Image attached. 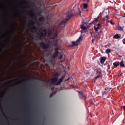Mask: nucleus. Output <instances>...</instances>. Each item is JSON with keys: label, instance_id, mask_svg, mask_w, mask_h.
<instances>
[{"label": "nucleus", "instance_id": "cd10ccee", "mask_svg": "<svg viewBox=\"0 0 125 125\" xmlns=\"http://www.w3.org/2000/svg\"><path fill=\"white\" fill-rule=\"evenodd\" d=\"M100 26H101V24L100 23H98V25H97V26L99 27V28H100Z\"/></svg>", "mask_w": 125, "mask_h": 125}, {"label": "nucleus", "instance_id": "79ce46f5", "mask_svg": "<svg viewBox=\"0 0 125 125\" xmlns=\"http://www.w3.org/2000/svg\"><path fill=\"white\" fill-rule=\"evenodd\" d=\"M16 20L17 21V19H16Z\"/></svg>", "mask_w": 125, "mask_h": 125}, {"label": "nucleus", "instance_id": "f3484780", "mask_svg": "<svg viewBox=\"0 0 125 125\" xmlns=\"http://www.w3.org/2000/svg\"><path fill=\"white\" fill-rule=\"evenodd\" d=\"M119 65H120V66L122 67L123 68H125V63H124V61H121L119 63Z\"/></svg>", "mask_w": 125, "mask_h": 125}, {"label": "nucleus", "instance_id": "2f4dec72", "mask_svg": "<svg viewBox=\"0 0 125 125\" xmlns=\"http://www.w3.org/2000/svg\"><path fill=\"white\" fill-rule=\"evenodd\" d=\"M99 20V18H96V19H95V20L96 21H98Z\"/></svg>", "mask_w": 125, "mask_h": 125}, {"label": "nucleus", "instance_id": "c756f323", "mask_svg": "<svg viewBox=\"0 0 125 125\" xmlns=\"http://www.w3.org/2000/svg\"><path fill=\"white\" fill-rule=\"evenodd\" d=\"M28 83H29V81H27L25 83V84H28Z\"/></svg>", "mask_w": 125, "mask_h": 125}, {"label": "nucleus", "instance_id": "20e7f679", "mask_svg": "<svg viewBox=\"0 0 125 125\" xmlns=\"http://www.w3.org/2000/svg\"><path fill=\"white\" fill-rule=\"evenodd\" d=\"M82 39H83V36H80V37L78 38L77 40H76V42H72V45L73 46H77V45H79V44H80V42H81Z\"/></svg>", "mask_w": 125, "mask_h": 125}, {"label": "nucleus", "instance_id": "f8f14e48", "mask_svg": "<svg viewBox=\"0 0 125 125\" xmlns=\"http://www.w3.org/2000/svg\"><path fill=\"white\" fill-rule=\"evenodd\" d=\"M105 61H106V57H102L100 61L101 64H103Z\"/></svg>", "mask_w": 125, "mask_h": 125}, {"label": "nucleus", "instance_id": "e433bc0d", "mask_svg": "<svg viewBox=\"0 0 125 125\" xmlns=\"http://www.w3.org/2000/svg\"><path fill=\"white\" fill-rule=\"evenodd\" d=\"M123 109H124V111H125V106H123Z\"/></svg>", "mask_w": 125, "mask_h": 125}, {"label": "nucleus", "instance_id": "4c0bfd02", "mask_svg": "<svg viewBox=\"0 0 125 125\" xmlns=\"http://www.w3.org/2000/svg\"><path fill=\"white\" fill-rule=\"evenodd\" d=\"M23 13H24V12H22L21 13V14H23Z\"/></svg>", "mask_w": 125, "mask_h": 125}, {"label": "nucleus", "instance_id": "72a5a7b5", "mask_svg": "<svg viewBox=\"0 0 125 125\" xmlns=\"http://www.w3.org/2000/svg\"><path fill=\"white\" fill-rule=\"evenodd\" d=\"M122 17H125V13L123 15H122Z\"/></svg>", "mask_w": 125, "mask_h": 125}, {"label": "nucleus", "instance_id": "58836bf2", "mask_svg": "<svg viewBox=\"0 0 125 125\" xmlns=\"http://www.w3.org/2000/svg\"><path fill=\"white\" fill-rule=\"evenodd\" d=\"M38 25H41V23L38 22Z\"/></svg>", "mask_w": 125, "mask_h": 125}, {"label": "nucleus", "instance_id": "9b49d317", "mask_svg": "<svg viewBox=\"0 0 125 125\" xmlns=\"http://www.w3.org/2000/svg\"><path fill=\"white\" fill-rule=\"evenodd\" d=\"M79 96L81 97V98H83L85 100H86V96L84 95V94L80 92Z\"/></svg>", "mask_w": 125, "mask_h": 125}, {"label": "nucleus", "instance_id": "4be33fe9", "mask_svg": "<svg viewBox=\"0 0 125 125\" xmlns=\"http://www.w3.org/2000/svg\"><path fill=\"white\" fill-rule=\"evenodd\" d=\"M106 53H107V54H109V53H110L111 52V49H107L105 51Z\"/></svg>", "mask_w": 125, "mask_h": 125}, {"label": "nucleus", "instance_id": "4468645a", "mask_svg": "<svg viewBox=\"0 0 125 125\" xmlns=\"http://www.w3.org/2000/svg\"><path fill=\"white\" fill-rule=\"evenodd\" d=\"M54 34V32H52V31L51 30H49L48 32V36H49V37H51V36H53V35Z\"/></svg>", "mask_w": 125, "mask_h": 125}, {"label": "nucleus", "instance_id": "7ed1b4c3", "mask_svg": "<svg viewBox=\"0 0 125 125\" xmlns=\"http://www.w3.org/2000/svg\"><path fill=\"white\" fill-rule=\"evenodd\" d=\"M58 31L57 30L56 31L55 33L53 34V37L52 38V40L53 41V43L55 45V46H57L58 45V40H57V36H58Z\"/></svg>", "mask_w": 125, "mask_h": 125}, {"label": "nucleus", "instance_id": "ea45409f", "mask_svg": "<svg viewBox=\"0 0 125 125\" xmlns=\"http://www.w3.org/2000/svg\"><path fill=\"white\" fill-rule=\"evenodd\" d=\"M69 79H70V78H69ZM69 79L66 80V81H68V80H69Z\"/></svg>", "mask_w": 125, "mask_h": 125}, {"label": "nucleus", "instance_id": "a19ab883", "mask_svg": "<svg viewBox=\"0 0 125 125\" xmlns=\"http://www.w3.org/2000/svg\"><path fill=\"white\" fill-rule=\"evenodd\" d=\"M119 57H122V56H119Z\"/></svg>", "mask_w": 125, "mask_h": 125}, {"label": "nucleus", "instance_id": "2eb2a0df", "mask_svg": "<svg viewBox=\"0 0 125 125\" xmlns=\"http://www.w3.org/2000/svg\"><path fill=\"white\" fill-rule=\"evenodd\" d=\"M119 65H120V62H115L113 63V66H114V67L116 68H117Z\"/></svg>", "mask_w": 125, "mask_h": 125}, {"label": "nucleus", "instance_id": "0eeeda50", "mask_svg": "<svg viewBox=\"0 0 125 125\" xmlns=\"http://www.w3.org/2000/svg\"><path fill=\"white\" fill-rule=\"evenodd\" d=\"M109 13H110V11L108 9L104 11V15L106 19H110L111 18V17L109 16Z\"/></svg>", "mask_w": 125, "mask_h": 125}, {"label": "nucleus", "instance_id": "412c9836", "mask_svg": "<svg viewBox=\"0 0 125 125\" xmlns=\"http://www.w3.org/2000/svg\"><path fill=\"white\" fill-rule=\"evenodd\" d=\"M83 6L85 9H86V8L88 7V5L86 3H83Z\"/></svg>", "mask_w": 125, "mask_h": 125}, {"label": "nucleus", "instance_id": "c85d7f7f", "mask_svg": "<svg viewBox=\"0 0 125 125\" xmlns=\"http://www.w3.org/2000/svg\"><path fill=\"white\" fill-rule=\"evenodd\" d=\"M109 91H110V90L105 91L104 93L107 94L108 92H109Z\"/></svg>", "mask_w": 125, "mask_h": 125}, {"label": "nucleus", "instance_id": "f257e3e1", "mask_svg": "<svg viewBox=\"0 0 125 125\" xmlns=\"http://www.w3.org/2000/svg\"><path fill=\"white\" fill-rule=\"evenodd\" d=\"M74 16V14L72 13V11H69L66 14H64L62 15L63 21L58 25V28H64L65 27V23L70 20L72 17Z\"/></svg>", "mask_w": 125, "mask_h": 125}, {"label": "nucleus", "instance_id": "393cba45", "mask_svg": "<svg viewBox=\"0 0 125 125\" xmlns=\"http://www.w3.org/2000/svg\"><path fill=\"white\" fill-rule=\"evenodd\" d=\"M98 69H97V68H95V67L93 69V70H94V72H96Z\"/></svg>", "mask_w": 125, "mask_h": 125}, {"label": "nucleus", "instance_id": "bb28decb", "mask_svg": "<svg viewBox=\"0 0 125 125\" xmlns=\"http://www.w3.org/2000/svg\"><path fill=\"white\" fill-rule=\"evenodd\" d=\"M52 96H53V94L51 93L50 95V98H51V97H52Z\"/></svg>", "mask_w": 125, "mask_h": 125}, {"label": "nucleus", "instance_id": "473e14b6", "mask_svg": "<svg viewBox=\"0 0 125 125\" xmlns=\"http://www.w3.org/2000/svg\"><path fill=\"white\" fill-rule=\"evenodd\" d=\"M34 29L35 30H37L38 29V27H37L36 26H34Z\"/></svg>", "mask_w": 125, "mask_h": 125}, {"label": "nucleus", "instance_id": "dca6fc26", "mask_svg": "<svg viewBox=\"0 0 125 125\" xmlns=\"http://www.w3.org/2000/svg\"><path fill=\"white\" fill-rule=\"evenodd\" d=\"M106 24H108V23H110V24L111 25H114V24L113 22V21H112L111 20V21H109V19H106Z\"/></svg>", "mask_w": 125, "mask_h": 125}, {"label": "nucleus", "instance_id": "39448f33", "mask_svg": "<svg viewBox=\"0 0 125 125\" xmlns=\"http://www.w3.org/2000/svg\"><path fill=\"white\" fill-rule=\"evenodd\" d=\"M40 34H41L40 37V40H42V37L47 36V30H46V28L44 29L42 31L40 32Z\"/></svg>", "mask_w": 125, "mask_h": 125}, {"label": "nucleus", "instance_id": "c9c22d12", "mask_svg": "<svg viewBox=\"0 0 125 125\" xmlns=\"http://www.w3.org/2000/svg\"><path fill=\"white\" fill-rule=\"evenodd\" d=\"M24 28H25V29H26V28H27V25H25Z\"/></svg>", "mask_w": 125, "mask_h": 125}, {"label": "nucleus", "instance_id": "f03ea898", "mask_svg": "<svg viewBox=\"0 0 125 125\" xmlns=\"http://www.w3.org/2000/svg\"><path fill=\"white\" fill-rule=\"evenodd\" d=\"M58 77H59V73H56L54 75V78L51 80L53 83H56L55 85H60L64 80V76H62L58 81Z\"/></svg>", "mask_w": 125, "mask_h": 125}, {"label": "nucleus", "instance_id": "6e6552de", "mask_svg": "<svg viewBox=\"0 0 125 125\" xmlns=\"http://www.w3.org/2000/svg\"><path fill=\"white\" fill-rule=\"evenodd\" d=\"M40 45H41V46H42L43 49H47L48 47H49V45L44 42H42L40 43Z\"/></svg>", "mask_w": 125, "mask_h": 125}, {"label": "nucleus", "instance_id": "7c9ffc66", "mask_svg": "<svg viewBox=\"0 0 125 125\" xmlns=\"http://www.w3.org/2000/svg\"><path fill=\"white\" fill-rule=\"evenodd\" d=\"M2 49H3V47H2L0 50V53H1V52L2 51Z\"/></svg>", "mask_w": 125, "mask_h": 125}, {"label": "nucleus", "instance_id": "1a4fd4ad", "mask_svg": "<svg viewBox=\"0 0 125 125\" xmlns=\"http://www.w3.org/2000/svg\"><path fill=\"white\" fill-rule=\"evenodd\" d=\"M95 72L96 75H98L95 77V80H97V79H99V78H101L102 77V74L101 73V71H99V69H97Z\"/></svg>", "mask_w": 125, "mask_h": 125}, {"label": "nucleus", "instance_id": "5701e85b", "mask_svg": "<svg viewBox=\"0 0 125 125\" xmlns=\"http://www.w3.org/2000/svg\"><path fill=\"white\" fill-rule=\"evenodd\" d=\"M81 28L82 29V30H85L86 29V27L83 26V25H82L81 26Z\"/></svg>", "mask_w": 125, "mask_h": 125}, {"label": "nucleus", "instance_id": "423d86ee", "mask_svg": "<svg viewBox=\"0 0 125 125\" xmlns=\"http://www.w3.org/2000/svg\"><path fill=\"white\" fill-rule=\"evenodd\" d=\"M59 50V49H58V48H56L55 49V52L52 56V58H57L59 54L60 53Z\"/></svg>", "mask_w": 125, "mask_h": 125}, {"label": "nucleus", "instance_id": "ddd939ff", "mask_svg": "<svg viewBox=\"0 0 125 125\" xmlns=\"http://www.w3.org/2000/svg\"><path fill=\"white\" fill-rule=\"evenodd\" d=\"M32 16V20H34V19H35L36 21H38V19L37 18V16L36 15V14H34L32 12L31 13Z\"/></svg>", "mask_w": 125, "mask_h": 125}, {"label": "nucleus", "instance_id": "9d476101", "mask_svg": "<svg viewBox=\"0 0 125 125\" xmlns=\"http://www.w3.org/2000/svg\"><path fill=\"white\" fill-rule=\"evenodd\" d=\"M58 57L59 59H62L60 61L61 63H62V62H64V61H65V59L63 58V52H60L58 55Z\"/></svg>", "mask_w": 125, "mask_h": 125}, {"label": "nucleus", "instance_id": "6ab92c4d", "mask_svg": "<svg viewBox=\"0 0 125 125\" xmlns=\"http://www.w3.org/2000/svg\"><path fill=\"white\" fill-rule=\"evenodd\" d=\"M121 38V36H119L118 34H116L113 36V39H116L118 40V39H120Z\"/></svg>", "mask_w": 125, "mask_h": 125}, {"label": "nucleus", "instance_id": "aec40b11", "mask_svg": "<svg viewBox=\"0 0 125 125\" xmlns=\"http://www.w3.org/2000/svg\"><path fill=\"white\" fill-rule=\"evenodd\" d=\"M100 28V27H99V26H95L94 27V29L96 31V32H97Z\"/></svg>", "mask_w": 125, "mask_h": 125}, {"label": "nucleus", "instance_id": "a211bd4d", "mask_svg": "<svg viewBox=\"0 0 125 125\" xmlns=\"http://www.w3.org/2000/svg\"><path fill=\"white\" fill-rule=\"evenodd\" d=\"M39 20L40 22H43V21H44V17L42 16L39 18Z\"/></svg>", "mask_w": 125, "mask_h": 125}, {"label": "nucleus", "instance_id": "a878e982", "mask_svg": "<svg viewBox=\"0 0 125 125\" xmlns=\"http://www.w3.org/2000/svg\"><path fill=\"white\" fill-rule=\"evenodd\" d=\"M123 42L124 44H125V38H124V39L123 40Z\"/></svg>", "mask_w": 125, "mask_h": 125}, {"label": "nucleus", "instance_id": "f704fd0d", "mask_svg": "<svg viewBox=\"0 0 125 125\" xmlns=\"http://www.w3.org/2000/svg\"><path fill=\"white\" fill-rule=\"evenodd\" d=\"M53 60H51V63H52V64H53Z\"/></svg>", "mask_w": 125, "mask_h": 125}, {"label": "nucleus", "instance_id": "b1692460", "mask_svg": "<svg viewBox=\"0 0 125 125\" xmlns=\"http://www.w3.org/2000/svg\"><path fill=\"white\" fill-rule=\"evenodd\" d=\"M118 30L119 31H123V27H121V26H118Z\"/></svg>", "mask_w": 125, "mask_h": 125}]
</instances>
